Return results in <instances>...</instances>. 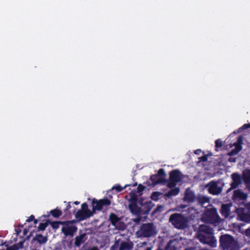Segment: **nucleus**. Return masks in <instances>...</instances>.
<instances>
[{"label":"nucleus","instance_id":"nucleus-44","mask_svg":"<svg viewBox=\"0 0 250 250\" xmlns=\"http://www.w3.org/2000/svg\"><path fill=\"white\" fill-rule=\"evenodd\" d=\"M85 250H99V249L97 247H92L90 248H89L88 249H86Z\"/></svg>","mask_w":250,"mask_h":250},{"label":"nucleus","instance_id":"nucleus-23","mask_svg":"<svg viewBox=\"0 0 250 250\" xmlns=\"http://www.w3.org/2000/svg\"><path fill=\"white\" fill-rule=\"evenodd\" d=\"M85 236V234L83 233L79 236H77L75 237L74 244L76 247H79L81 245V244L84 242V238Z\"/></svg>","mask_w":250,"mask_h":250},{"label":"nucleus","instance_id":"nucleus-11","mask_svg":"<svg viewBox=\"0 0 250 250\" xmlns=\"http://www.w3.org/2000/svg\"><path fill=\"white\" fill-rule=\"evenodd\" d=\"M139 203L141 205V210L145 214H148L154 206L150 200H140Z\"/></svg>","mask_w":250,"mask_h":250},{"label":"nucleus","instance_id":"nucleus-40","mask_svg":"<svg viewBox=\"0 0 250 250\" xmlns=\"http://www.w3.org/2000/svg\"><path fill=\"white\" fill-rule=\"evenodd\" d=\"M151 197L153 200L156 201V191L152 192Z\"/></svg>","mask_w":250,"mask_h":250},{"label":"nucleus","instance_id":"nucleus-54","mask_svg":"<svg viewBox=\"0 0 250 250\" xmlns=\"http://www.w3.org/2000/svg\"><path fill=\"white\" fill-rule=\"evenodd\" d=\"M156 213V208H155V209L153 210V212H152V214H155V213Z\"/></svg>","mask_w":250,"mask_h":250},{"label":"nucleus","instance_id":"nucleus-41","mask_svg":"<svg viewBox=\"0 0 250 250\" xmlns=\"http://www.w3.org/2000/svg\"><path fill=\"white\" fill-rule=\"evenodd\" d=\"M244 208H247L248 210H249L250 211V202L247 204H245L244 205V207H243Z\"/></svg>","mask_w":250,"mask_h":250},{"label":"nucleus","instance_id":"nucleus-49","mask_svg":"<svg viewBox=\"0 0 250 250\" xmlns=\"http://www.w3.org/2000/svg\"><path fill=\"white\" fill-rule=\"evenodd\" d=\"M236 148L238 149L237 151H239L242 149L241 146H236Z\"/></svg>","mask_w":250,"mask_h":250},{"label":"nucleus","instance_id":"nucleus-22","mask_svg":"<svg viewBox=\"0 0 250 250\" xmlns=\"http://www.w3.org/2000/svg\"><path fill=\"white\" fill-rule=\"evenodd\" d=\"M180 192V188L176 187L174 188L171 189L169 191L165 194V196L167 198H170L172 196H174L179 194Z\"/></svg>","mask_w":250,"mask_h":250},{"label":"nucleus","instance_id":"nucleus-7","mask_svg":"<svg viewBox=\"0 0 250 250\" xmlns=\"http://www.w3.org/2000/svg\"><path fill=\"white\" fill-rule=\"evenodd\" d=\"M154 233L153 225L152 223L143 224L140 229L136 232L139 237H149Z\"/></svg>","mask_w":250,"mask_h":250},{"label":"nucleus","instance_id":"nucleus-9","mask_svg":"<svg viewBox=\"0 0 250 250\" xmlns=\"http://www.w3.org/2000/svg\"><path fill=\"white\" fill-rule=\"evenodd\" d=\"M238 219L245 223H250V211L247 208L239 207L236 209Z\"/></svg>","mask_w":250,"mask_h":250},{"label":"nucleus","instance_id":"nucleus-21","mask_svg":"<svg viewBox=\"0 0 250 250\" xmlns=\"http://www.w3.org/2000/svg\"><path fill=\"white\" fill-rule=\"evenodd\" d=\"M242 179L245 184H250V169H246L243 171Z\"/></svg>","mask_w":250,"mask_h":250},{"label":"nucleus","instance_id":"nucleus-46","mask_svg":"<svg viewBox=\"0 0 250 250\" xmlns=\"http://www.w3.org/2000/svg\"><path fill=\"white\" fill-rule=\"evenodd\" d=\"M229 162H235L236 161V158H229Z\"/></svg>","mask_w":250,"mask_h":250},{"label":"nucleus","instance_id":"nucleus-33","mask_svg":"<svg viewBox=\"0 0 250 250\" xmlns=\"http://www.w3.org/2000/svg\"><path fill=\"white\" fill-rule=\"evenodd\" d=\"M100 201L103 208L104 206H109L111 204L110 200L107 198L100 199Z\"/></svg>","mask_w":250,"mask_h":250},{"label":"nucleus","instance_id":"nucleus-51","mask_svg":"<svg viewBox=\"0 0 250 250\" xmlns=\"http://www.w3.org/2000/svg\"><path fill=\"white\" fill-rule=\"evenodd\" d=\"M201 150L200 149H198V150H196V151H195V153L196 154H199V152H201Z\"/></svg>","mask_w":250,"mask_h":250},{"label":"nucleus","instance_id":"nucleus-30","mask_svg":"<svg viewBox=\"0 0 250 250\" xmlns=\"http://www.w3.org/2000/svg\"><path fill=\"white\" fill-rule=\"evenodd\" d=\"M49 223L50 224V225L53 229H57L59 228L60 225H63V224H64L65 223H64V221H53V222L49 221Z\"/></svg>","mask_w":250,"mask_h":250},{"label":"nucleus","instance_id":"nucleus-5","mask_svg":"<svg viewBox=\"0 0 250 250\" xmlns=\"http://www.w3.org/2000/svg\"><path fill=\"white\" fill-rule=\"evenodd\" d=\"M73 213L76 218L80 221L86 220L94 215V212L88 208L86 203H83L81 205V209L77 211H76L75 209Z\"/></svg>","mask_w":250,"mask_h":250},{"label":"nucleus","instance_id":"nucleus-8","mask_svg":"<svg viewBox=\"0 0 250 250\" xmlns=\"http://www.w3.org/2000/svg\"><path fill=\"white\" fill-rule=\"evenodd\" d=\"M75 222L76 221L74 220L64 221L65 223L63 224V226L62 228V231L66 236H73L77 231V227L73 225Z\"/></svg>","mask_w":250,"mask_h":250},{"label":"nucleus","instance_id":"nucleus-35","mask_svg":"<svg viewBox=\"0 0 250 250\" xmlns=\"http://www.w3.org/2000/svg\"><path fill=\"white\" fill-rule=\"evenodd\" d=\"M215 150L218 151V148H220L223 146V142L220 139H217L215 142Z\"/></svg>","mask_w":250,"mask_h":250},{"label":"nucleus","instance_id":"nucleus-24","mask_svg":"<svg viewBox=\"0 0 250 250\" xmlns=\"http://www.w3.org/2000/svg\"><path fill=\"white\" fill-rule=\"evenodd\" d=\"M33 240H36L40 244H43L47 241V237L41 234H36Z\"/></svg>","mask_w":250,"mask_h":250},{"label":"nucleus","instance_id":"nucleus-15","mask_svg":"<svg viewBox=\"0 0 250 250\" xmlns=\"http://www.w3.org/2000/svg\"><path fill=\"white\" fill-rule=\"evenodd\" d=\"M166 174L163 168H160L157 171V184L166 185L168 180L166 179Z\"/></svg>","mask_w":250,"mask_h":250},{"label":"nucleus","instance_id":"nucleus-42","mask_svg":"<svg viewBox=\"0 0 250 250\" xmlns=\"http://www.w3.org/2000/svg\"><path fill=\"white\" fill-rule=\"evenodd\" d=\"M71 208V206L70 205V202H68V205H67V206H66V207L65 209L64 210V211L66 212V211H67L68 210H69V209H70V208Z\"/></svg>","mask_w":250,"mask_h":250},{"label":"nucleus","instance_id":"nucleus-38","mask_svg":"<svg viewBox=\"0 0 250 250\" xmlns=\"http://www.w3.org/2000/svg\"><path fill=\"white\" fill-rule=\"evenodd\" d=\"M200 161L203 162H206L208 160V156L206 155H203L199 158Z\"/></svg>","mask_w":250,"mask_h":250},{"label":"nucleus","instance_id":"nucleus-10","mask_svg":"<svg viewBox=\"0 0 250 250\" xmlns=\"http://www.w3.org/2000/svg\"><path fill=\"white\" fill-rule=\"evenodd\" d=\"M219 182L215 181H211L207 185L206 188H208V191L212 195H218L222 191V188L218 186Z\"/></svg>","mask_w":250,"mask_h":250},{"label":"nucleus","instance_id":"nucleus-17","mask_svg":"<svg viewBox=\"0 0 250 250\" xmlns=\"http://www.w3.org/2000/svg\"><path fill=\"white\" fill-rule=\"evenodd\" d=\"M137 199H133L129 205V208L130 211L134 214H139L141 212V208L138 207L136 203Z\"/></svg>","mask_w":250,"mask_h":250},{"label":"nucleus","instance_id":"nucleus-53","mask_svg":"<svg viewBox=\"0 0 250 250\" xmlns=\"http://www.w3.org/2000/svg\"><path fill=\"white\" fill-rule=\"evenodd\" d=\"M74 204L75 205H79V204H80V202L77 201H75V202H74Z\"/></svg>","mask_w":250,"mask_h":250},{"label":"nucleus","instance_id":"nucleus-57","mask_svg":"<svg viewBox=\"0 0 250 250\" xmlns=\"http://www.w3.org/2000/svg\"><path fill=\"white\" fill-rule=\"evenodd\" d=\"M161 208V206H157V211H158L159 210V208Z\"/></svg>","mask_w":250,"mask_h":250},{"label":"nucleus","instance_id":"nucleus-29","mask_svg":"<svg viewBox=\"0 0 250 250\" xmlns=\"http://www.w3.org/2000/svg\"><path fill=\"white\" fill-rule=\"evenodd\" d=\"M197 201L200 204L204 205L205 203H208L209 200L208 197L205 196H198L197 197Z\"/></svg>","mask_w":250,"mask_h":250},{"label":"nucleus","instance_id":"nucleus-32","mask_svg":"<svg viewBox=\"0 0 250 250\" xmlns=\"http://www.w3.org/2000/svg\"><path fill=\"white\" fill-rule=\"evenodd\" d=\"M49 220H47L45 223H41L38 226V229L39 230H44L47 227Z\"/></svg>","mask_w":250,"mask_h":250},{"label":"nucleus","instance_id":"nucleus-13","mask_svg":"<svg viewBox=\"0 0 250 250\" xmlns=\"http://www.w3.org/2000/svg\"><path fill=\"white\" fill-rule=\"evenodd\" d=\"M247 194L240 189L235 190L232 195V199L234 201H242L244 202L247 198Z\"/></svg>","mask_w":250,"mask_h":250},{"label":"nucleus","instance_id":"nucleus-1","mask_svg":"<svg viewBox=\"0 0 250 250\" xmlns=\"http://www.w3.org/2000/svg\"><path fill=\"white\" fill-rule=\"evenodd\" d=\"M196 235L197 239L201 243L208 245L211 248L216 247L217 240L214 236L212 228L205 225H201Z\"/></svg>","mask_w":250,"mask_h":250},{"label":"nucleus","instance_id":"nucleus-39","mask_svg":"<svg viewBox=\"0 0 250 250\" xmlns=\"http://www.w3.org/2000/svg\"><path fill=\"white\" fill-rule=\"evenodd\" d=\"M35 220V216L33 215H31L26 220V222H30Z\"/></svg>","mask_w":250,"mask_h":250},{"label":"nucleus","instance_id":"nucleus-37","mask_svg":"<svg viewBox=\"0 0 250 250\" xmlns=\"http://www.w3.org/2000/svg\"><path fill=\"white\" fill-rule=\"evenodd\" d=\"M146 188V187L144 186L142 184H139L137 187V192L140 193L142 192Z\"/></svg>","mask_w":250,"mask_h":250},{"label":"nucleus","instance_id":"nucleus-58","mask_svg":"<svg viewBox=\"0 0 250 250\" xmlns=\"http://www.w3.org/2000/svg\"><path fill=\"white\" fill-rule=\"evenodd\" d=\"M146 250H151V248H149V247H148V248H147V249H146Z\"/></svg>","mask_w":250,"mask_h":250},{"label":"nucleus","instance_id":"nucleus-16","mask_svg":"<svg viewBox=\"0 0 250 250\" xmlns=\"http://www.w3.org/2000/svg\"><path fill=\"white\" fill-rule=\"evenodd\" d=\"M232 206L231 204H223L222 206L221 209L220 210L221 214L222 216L225 218L230 217L232 218V216H230V207Z\"/></svg>","mask_w":250,"mask_h":250},{"label":"nucleus","instance_id":"nucleus-4","mask_svg":"<svg viewBox=\"0 0 250 250\" xmlns=\"http://www.w3.org/2000/svg\"><path fill=\"white\" fill-rule=\"evenodd\" d=\"M219 218L216 208H211L206 209L202 215L201 220L205 223L214 224L218 222Z\"/></svg>","mask_w":250,"mask_h":250},{"label":"nucleus","instance_id":"nucleus-61","mask_svg":"<svg viewBox=\"0 0 250 250\" xmlns=\"http://www.w3.org/2000/svg\"><path fill=\"white\" fill-rule=\"evenodd\" d=\"M44 216H45V217H48V216H49V215H47V216L44 215Z\"/></svg>","mask_w":250,"mask_h":250},{"label":"nucleus","instance_id":"nucleus-48","mask_svg":"<svg viewBox=\"0 0 250 250\" xmlns=\"http://www.w3.org/2000/svg\"><path fill=\"white\" fill-rule=\"evenodd\" d=\"M15 230H16V233L18 235H19L20 233V232H21V230L19 229H16Z\"/></svg>","mask_w":250,"mask_h":250},{"label":"nucleus","instance_id":"nucleus-3","mask_svg":"<svg viewBox=\"0 0 250 250\" xmlns=\"http://www.w3.org/2000/svg\"><path fill=\"white\" fill-rule=\"evenodd\" d=\"M169 222L176 229H184L188 227V218L181 213H175L169 217Z\"/></svg>","mask_w":250,"mask_h":250},{"label":"nucleus","instance_id":"nucleus-19","mask_svg":"<svg viewBox=\"0 0 250 250\" xmlns=\"http://www.w3.org/2000/svg\"><path fill=\"white\" fill-rule=\"evenodd\" d=\"M92 211L94 212V214L96 210H102L103 209L100 199L99 200H97L95 198L93 199L92 201Z\"/></svg>","mask_w":250,"mask_h":250},{"label":"nucleus","instance_id":"nucleus-28","mask_svg":"<svg viewBox=\"0 0 250 250\" xmlns=\"http://www.w3.org/2000/svg\"><path fill=\"white\" fill-rule=\"evenodd\" d=\"M50 213L54 218H58L62 215V212L60 209H58V208H56L55 209L50 210Z\"/></svg>","mask_w":250,"mask_h":250},{"label":"nucleus","instance_id":"nucleus-52","mask_svg":"<svg viewBox=\"0 0 250 250\" xmlns=\"http://www.w3.org/2000/svg\"><path fill=\"white\" fill-rule=\"evenodd\" d=\"M6 250H14L11 246L7 247Z\"/></svg>","mask_w":250,"mask_h":250},{"label":"nucleus","instance_id":"nucleus-47","mask_svg":"<svg viewBox=\"0 0 250 250\" xmlns=\"http://www.w3.org/2000/svg\"><path fill=\"white\" fill-rule=\"evenodd\" d=\"M28 232V230L26 229H24L23 230V235H26L27 234Z\"/></svg>","mask_w":250,"mask_h":250},{"label":"nucleus","instance_id":"nucleus-12","mask_svg":"<svg viewBox=\"0 0 250 250\" xmlns=\"http://www.w3.org/2000/svg\"><path fill=\"white\" fill-rule=\"evenodd\" d=\"M231 177L232 182L230 184V188L228 189V192L230 191L231 189H235L241 183L242 179L240 175L237 173H233L231 174Z\"/></svg>","mask_w":250,"mask_h":250},{"label":"nucleus","instance_id":"nucleus-25","mask_svg":"<svg viewBox=\"0 0 250 250\" xmlns=\"http://www.w3.org/2000/svg\"><path fill=\"white\" fill-rule=\"evenodd\" d=\"M120 220L119 218L118 217V216L114 213H111L109 215V221L112 224V225L115 226L117 223L119 222Z\"/></svg>","mask_w":250,"mask_h":250},{"label":"nucleus","instance_id":"nucleus-2","mask_svg":"<svg viewBox=\"0 0 250 250\" xmlns=\"http://www.w3.org/2000/svg\"><path fill=\"white\" fill-rule=\"evenodd\" d=\"M219 243L220 247L222 250H237V242L234 237L229 234L221 235Z\"/></svg>","mask_w":250,"mask_h":250},{"label":"nucleus","instance_id":"nucleus-43","mask_svg":"<svg viewBox=\"0 0 250 250\" xmlns=\"http://www.w3.org/2000/svg\"><path fill=\"white\" fill-rule=\"evenodd\" d=\"M237 153V151H235L234 149L232 150L228 154L229 156H232L234 154H235Z\"/></svg>","mask_w":250,"mask_h":250},{"label":"nucleus","instance_id":"nucleus-36","mask_svg":"<svg viewBox=\"0 0 250 250\" xmlns=\"http://www.w3.org/2000/svg\"><path fill=\"white\" fill-rule=\"evenodd\" d=\"M249 128H250V123L245 124L238 129V131L240 132Z\"/></svg>","mask_w":250,"mask_h":250},{"label":"nucleus","instance_id":"nucleus-56","mask_svg":"<svg viewBox=\"0 0 250 250\" xmlns=\"http://www.w3.org/2000/svg\"><path fill=\"white\" fill-rule=\"evenodd\" d=\"M242 141V138L241 137H239L238 139V142H240Z\"/></svg>","mask_w":250,"mask_h":250},{"label":"nucleus","instance_id":"nucleus-50","mask_svg":"<svg viewBox=\"0 0 250 250\" xmlns=\"http://www.w3.org/2000/svg\"><path fill=\"white\" fill-rule=\"evenodd\" d=\"M33 221H34V225H36L38 222V220L36 219L35 218V220H33Z\"/></svg>","mask_w":250,"mask_h":250},{"label":"nucleus","instance_id":"nucleus-31","mask_svg":"<svg viewBox=\"0 0 250 250\" xmlns=\"http://www.w3.org/2000/svg\"><path fill=\"white\" fill-rule=\"evenodd\" d=\"M24 241H21L18 243L15 244L11 246L14 250H19L23 247Z\"/></svg>","mask_w":250,"mask_h":250},{"label":"nucleus","instance_id":"nucleus-55","mask_svg":"<svg viewBox=\"0 0 250 250\" xmlns=\"http://www.w3.org/2000/svg\"><path fill=\"white\" fill-rule=\"evenodd\" d=\"M161 194V193L159 192H158L157 191V200L158 199V196Z\"/></svg>","mask_w":250,"mask_h":250},{"label":"nucleus","instance_id":"nucleus-34","mask_svg":"<svg viewBox=\"0 0 250 250\" xmlns=\"http://www.w3.org/2000/svg\"><path fill=\"white\" fill-rule=\"evenodd\" d=\"M150 180L151 181V183H148V185L152 186L156 185V174L152 175L150 177ZM148 183H149V181H148Z\"/></svg>","mask_w":250,"mask_h":250},{"label":"nucleus","instance_id":"nucleus-20","mask_svg":"<svg viewBox=\"0 0 250 250\" xmlns=\"http://www.w3.org/2000/svg\"><path fill=\"white\" fill-rule=\"evenodd\" d=\"M133 247V244L131 241L122 242L119 250H131Z\"/></svg>","mask_w":250,"mask_h":250},{"label":"nucleus","instance_id":"nucleus-26","mask_svg":"<svg viewBox=\"0 0 250 250\" xmlns=\"http://www.w3.org/2000/svg\"><path fill=\"white\" fill-rule=\"evenodd\" d=\"M188 217L191 219H194L195 214L198 213L197 210L193 207H189L188 208Z\"/></svg>","mask_w":250,"mask_h":250},{"label":"nucleus","instance_id":"nucleus-59","mask_svg":"<svg viewBox=\"0 0 250 250\" xmlns=\"http://www.w3.org/2000/svg\"><path fill=\"white\" fill-rule=\"evenodd\" d=\"M115 245L112 246L111 248V250H112L114 248Z\"/></svg>","mask_w":250,"mask_h":250},{"label":"nucleus","instance_id":"nucleus-14","mask_svg":"<svg viewBox=\"0 0 250 250\" xmlns=\"http://www.w3.org/2000/svg\"><path fill=\"white\" fill-rule=\"evenodd\" d=\"M196 197L193 191L187 189L185 193L183 200L188 203H192L195 201Z\"/></svg>","mask_w":250,"mask_h":250},{"label":"nucleus","instance_id":"nucleus-6","mask_svg":"<svg viewBox=\"0 0 250 250\" xmlns=\"http://www.w3.org/2000/svg\"><path fill=\"white\" fill-rule=\"evenodd\" d=\"M182 179L183 175L179 170H172L169 172V178L166 185L169 188H174L178 183L182 180Z\"/></svg>","mask_w":250,"mask_h":250},{"label":"nucleus","instance_id":"nucleus-60","mask_svg":"<svg viewBox=\"0 0 250 250\" xmlns=\"http://www.w3.org/2000/svg\"><path fill=\"white\" fill-rule=\"evenodd\" d=\"M186 207V206H184L183 207H182V208H185Z\"/></svg>","mask_w":250,"mask_h":250},{"label":"nucleus","instance_id":"nucleus-27","mask_svg":"<svg viewBox=\"0 0 250 250\" xmlns=\"http://www.w3.org/2000/svg\"><path fill=\"white\" fill-rule=\"evenodd\" d=\"M137 185V183H135L133 185H125L124 187H122L120 185H116L115 186L113 187L112 188L113 189H116L117 192H121L122 190H123L124 189H125L127 187L132 186V187H135Z\"/></svg>","mask_w":250,"mask_h":250},{"label":"nucleus","instance_id":"nucleus-18","mask_svg":"<svg viewBox=\"0 0 250 250\" xmlns=\"http://www.w3.org/2000/svg\"><path fill=\"white\" fill-rule=\"evenodd\" d=\"M178 242L176 240H170L165 248V250H177Z\"/></svg>","mask_w":250,"mask_h":250},{"label":"nucleus","instance_id":"nucleus-45","mask_svg":"<svg viewBox=\"0 0 250 250\" xmlns=\"http://www.w3.org/2000/svg\"><path fill=\"white\" fill-rule=\"evenodd\" d=\"M134 222H135L136 223H139L141 221V218H137L134 219Z\"/></svg>","mask_w":250,"mask_h":250}]
</instances>
